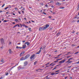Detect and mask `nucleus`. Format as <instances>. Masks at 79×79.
<instances>
[{
  "label": "nucleus",
  "instance_id": "24",
  "mask_svg": "<svg viewBox=\"0 0 79 79\" xmlns=\"http://www.w3.org/2000/svg\"><path fill=\"white\" fill-rule=\"evenodd\" d=\"M57 62H58V60L53 62L54 63H57Z\"/></svg>",
  "mask_w": 79,
  "mask_h": 79
},
{
  "label": "nucleus",
  "instance_id": "61",
  "mask_svg": "<svg viewBox=\"0 0 79 79\" xmlns=\"http://www.w3.org/2000/svg\"><path fill=\"white\" fill-rule=\"evenodd\" d=\"M24 43V42H26V41L25 40H23L22 41Z\"/></svg>",
  "mask_w": 79,
  "mask_h": 79
},
{
  "label": "nucleus",
  "instance_id": "41",
  "mask_svg": "<svg viewBox=\"0 0 79 79\" xmlns=\"http://www.w3.org/2000/svg\"><path fill=\"white\" fill-rule=\"evenodd\" d=\"M60 65H61V64L57 65L56 66V67H57V66H60Z\"/></svg>",
  "mask_w": 79,
  "mask_h": 79
},
{
  "label": "nucleus",
  "instance_id": "2",
  "mask_svg": "<svg viewBox=\"0 0 79 79\" xmlns=\"http://www.w3.org/2000/svg\"><path fill=\"white\" fill-rule=\"evenodd\" d=\"M35 54H33L30 57V59L31 60H32V58H34V56H35Z\"/></svg>",
  "mask_w": 79,
  "mask_h": 79
},
{
  "label": "nucleus",
  "instance_id": "48",
  "mask_svg": "<svg viewBox=\"0 0 79 79\" xmlns=\"http://www.w3.org/2000/svg\"><path fill=\"white\" fill-rule=\"evenodd\" d=\"M75 64H79V61L78 62H77V63H76Z\"/></svg>",
  "mask_w": 79,
  "mask_h": 79
},
{
  "label": "nucleus",
  "instance_id": "56",
  "mask_svg": "<svg viewBox=\"0 0 79 79\" xmlns=\"http://www.w3.org/2000/svg\"><path fill=\"white\" fill-rule=\"evenodd\" d=\"M45 6H46V7H48V5H47V4H46L45 5Z\"/></svg>",
  "mask_w": 79,
  "mask_h": 79
},
{
  "label": "nucleus",
  "instance_id": "10",
  "mask_svg": "<svg viewBox=\"0 0 79 79\" xmlns=\"http://www.w3.org/2000/svg\"><path fill=\"white\" fill-rule=\"evenodd\" d=\"M24 53H25V52L23 51L20 54V56H21V55L23 54V55L24 54Z\"/></svg>",
  "mask_w": 79,
  "mask_h": 79
},
{
  "label": "nucleus",
  "instance_id": "15",
  "mask_svg": "<svg viewBox=\"0 0 79 79\" xmlns=\"http://www.w3.org/2000/svg\"><path fill=\"white\" fill-rule=\"evenodd\" d=\"M9 53L10 54H11V53H12V51H11V49H10V50H9Z\"/></svg>",
  "mask_w": 79,
  "mask_h": 79
},
{
  "label": "nucleus",
  "instance_id": "50",
  "mask_svg": "<svg viewBox=\"0 0 79 79\" xmlns=\"http://www.w3.org/2000/svg\"><path fill=\"white\" fill-rule=\"evenodd\" d=\"M77 53H79V52H76V53H74V54H77Z\"/></svg>",
  "mask_w": 79,
  "mask_h": 79
},
{
  "label": "nucleus",
  "instance_id": "21",
  "mask_svg": "<svg viewBox=\"0 0 79 79\" xmlns=\"http://www.w3.org/2000/svg\"><path fill=\"white\" fill-rule=\"evenodd\" d=\"M37 63V61H35V62H34V65H35V64H36V63Z\"/></svg>",
  "mask_w": 79,
  "mask_h": 79
},
{
  "label": "nucleus",
  "instance_id": "63",
  "mask_svg": "<svg viewBox=\"0 0 79 79\" xmlns=\"http://www.w3.org/2000/svg\"><path fill=\"white\" fill-rule=\"evenodd\" d=\"M3 79V77H2L0 78V79Z\"/></svg>",
  "mask_w": 79,
  "mask_h": 79
},
{
  "label": "nucleus",
  "instance_id": "62",
  "mask_svg": "<svg viewBox=\"0 0 79 79\" xmlns=\"http://www.w3.org/2000/svg\"><path fill=\"white\" fill-rule=\"evenodd\" d=\"M49 30H52V28H50V29H49Z\"/></svg>",
  "mask_w": 79,
  "mask_h": 79
},
{
  "label": "nucleus",
  "instance_id": "28",
  "mask_svg": "<svg viewBox=\"0 0 79 79\" xmlns=\"http://www.w3.org/2000/svg\"><path fill=\"white\" fill-rule=\"evenodd\" d=\"M31 28L30 27L29 28L28 30L29 31H31Z\"/></svg>",
  "mask_w": 79,
  "mask_h": 79
},
{
  "label": "nucleus",
  "instance_id": "30",
  "mask_svg": "<svg viewBox=\"0 0 79 79\" xmlns=\"http://www.w3.org/2000/svg\"><path fill=\"white\" fill-rule=\"evenodd\" d=\"M4 61V60H3V59H2L1 60V62H2V63H4L3 61Z\"/></svg>",
  "mask_w": 79,
  "mask_h": 79
},
{
  "label": "nucleus",
  "instance_id": "6",
  "mask_svg": "<svg viewBox=\"0 0 79 79\" xmlns=\"http://www.w3.org/2000/svg\"><path fill=\"white\" fill-rule=\"evenodd\" d=\"M43 28V30H45V29H46V27H45V25H44V26L42 27Z\"/></svg>",
  "mask_w": 79,
  "mask_h": 79
},
{
  "label": "nucleus",
  "instance_id": "25",
  "mask_svg": "<svg viewBox=\"0 0 79 79\" xmlns=\"http://www.w3.org/2000/svg\"><path fill=\"white\" fill-rule=\"evenodd\" d=\"M17 65L16 64V65L15 66L11 68V69H13V68H15V67Z\"/></svg>",
  "mask_w": 79,
  "mask_h": 79
},
{
  "label": "nucleus",
  "instance_id": "34",
  "mask_svg": "<svg viewBox=\"0 0 79 79\" xmlns=\"http://www.w3.org/2000/svg\"><path fill=\"white\" fill-rule=\"evenodd\" d=\"M50 64V63L49 62V63H48L46 64H45V65H46V66H47V65H48V64Z\"/></svg>",
  "mask_w": 79,
  "mask_h": 79
},
{
  "label": "nucleus",
  "instance_id": "38",
  "mask_svg": "<svg viewBox=\"0 0 79 79\" xmlns=\"http://www.w3.org/2000/svg\"><path fill=\"white\" fill-rule=\"evenodd\" d=\"M18 19H19L18 20H19V21H21V19L20 18H18Z\"/></svg>",
  "mask_w": 79,
  "mask_h": 79
},
{
  "label": "nucleus",
  "instance_id": "47",
  "mask_svg": "<svg viewBox=\"0 0 79 79\" xmlns=\"http://www.w3.org/2000/svg\"><path fill=\"white\" fill-rule=\"evenodd\" d=\"M59 63H62V62H61V61H60L59 62Z\"/></svg>",
  "mask_w": 79,
  "mask_h": 79
},
{
  "label": "nucleus",
  "instance_id": "26",
  "mask_svg": "<svg viewBox=\"0 0 79 79\" xmlns=\"http://www.w3.org/2000/svg\"><path fill=\"white\" fill-rule=\"evenodd\" d=\"M15 20L16 22H18V19H15Z\"/></svg>",
  "mask_w": 79,
  "mask_h": 79
},
{
  "label": "nucleus",
  "instance_id": "4",
  "mask_svg": "<svg viewBox=\"0 0 79 79\" xmlns=\"http://www.w3.org/2000/svg\"><path fill=\"white\" fill-rule=\"evenodd\" d=\"M30 56V55L28 54L27 55H26L25 56V59L26 60L27 58H28Z\"/></svg>",
  "mask_w": 79,
  "mask_h": 79
},
{
  "label": "nucleus",
  "instance_id": "43",
  "mask_svg": "<svg viewBox=\"0 0 79 79\" xmlns=\"http://www.w3.org/2000/svg\"><path fill=\"white\" fill-rule=\"evenodd\" d=\"M59 58V57H58H58H54V58H55V59H56V58Z\"/></svg>",
  "mask_w": 79,
  "mask_h": 79
},
{
  "label": "nucleus",
  "instance_id": "1",
  "mask_svg": "<svg viewBox=\"0 0 79 79\" xmlns=\"http://www.w3.org/2000/svg\"><path fill=\"white\" fill-rule=\"evenodd\" d=\"M0 41L1 43V44H2V45L5 44V42L4 41V40L3 39L1 38Z\"/></svg>",
  "mask_w": 79,
  "mask_h": 79
},
{
  "label": "nucleus",
  "instance_id": "37",
  "mask_svg": "<svg viewBox=\"0 0 79 79\" xmlns=\"http://www.w3.org/2000/svg\"><path fill=\"white\" fill-rule=\"evenodd\" d=\"M50 3H53V1H50ZM49 3H50V2H49Z\"/></svg>",
  "mask_w": 79,
  "mask_h": 79
},
{
  "label": "nucleus",
  "instance_id": "12",
  "mask_svg": "<svg viewBox=\"0 0 79 79\" xmlns=\"http://www.w3.org/2000/svg\"><path fill=\"white\" fill-rule=\"evenodd\" d=\"M25 44H27V45H29V44H30V43L26 42L25 43Z\"/></svg>",
  "mask_w": 79,
  "mask_h": 79
},
{
  "label": "nucleus",
  "instance_id": "60",
  "mask_svg": "<svg viewBox=\"0 0 79 79\" xmlns=\"http://www.w3.org/2000/svg\"><path fill=\"white\" fill-rule=\"evenodd\" d=\"M59 74V73H55V74Z\"/></svg>",
  "mask_w": 79,
  "mask_h": 79
},
{
  "label": "nucleus",
  "instance_id": "8",
  "mask_svg": "<svg viewBox=\"0 0 79 79\" xmlns=\"http://www.w3.org/2000/svg\"><path fill=\"white\" fill-rule=\"evenodd\" d=\"M70 60H73V58H70L68 60V61L66 62V63H68V62H69V61H70Z\"/></svg>",
  "mask_w": 79,
  "mask_h": 79
},
{
  "label": "nucleus",
  "instance_id": "39",
  "mask_svg": "<svg viewBox=\"0 0 79 79\" xmlns=\"http://www.w3.org/2000/svg\"><path fill=\"white\" fill-rule=\"evenodd\" d=\"M57 69V67H55V68H54V69Z\"/></svg>",
  "mask_w": 79,
  "mask_h": 79
},
{
  "label": "nucleus",
  "instance_id": "19",
  "mask_svg": "<svg viewBox=\"0 0 79 79\" xmlns=\"http://www.w3.org/2000/svg\"><path fill=\"white\" fill-rule=\"evenodd\" d=\"M60 32L57 33L56 34L57 36H59V35H60Z\"/></svg>",
  "mask_w": 79,
  "mask_h": 79
},
{
  "label": "nucleus",
  "instance_id": "57",
  "mask_svg": "<svg viewBox=\"0 0 79 79\" xmlns=\"http://www.w3.org/2000/svg\"><path fill=\"white\" fill-rule=\"evenodd\" d=\"M72 46H73L74 47V46H75V45H74V44H72Z\"/></svg>",
  "mask_w": 79,
  "mask_h": 79
},
{
  "label": "nucleus",
  "instance_id": "45",
  "mask_svg": "<svg viewBox=\"0 0 79 79\" xmlns=\"http://www.w3.org/2000/svg\"><path fill=\"white\" fill-rule=\"evenodd\" d=\"M22 26H24L25 27V26H26V25H25V24H23V25H22Z\"/></svg>",
  "mask_w": 79,
  "mask_h": 79
},
{
  "label": "nucleus",
  "instance_id": "53",
  "mask_svg": "<svg viewBox=\"0 0 79 79\" xmlns=\"http://www.w3.org/2000/svg\"><path fill=\"white\" fill-rule=\"evenodd\" d=\"M72 23H75V21L74 20H73L72 21Z\"/></svg>",
  "mask_w": 79,
  "mask_h": 79
},
{
  "label": "nucleus",
  "instance_id": "52",
  "mask_svg": "<svg viewBox=\"0 0 79 79\" xmlns=\"http://www.w3.org/2000/svg\"><path fill=\"white\" fill-rule=\"evenodd\" d=\"M9 44V45L11 44V42H10Z\"/></svg>",
  "mask_w": 79,
  "mask_h": 79
},
{
  "label": "nucleus",
  "instance_id": "35",
  "mask_svg": "<svg viewBox=\"0 0 79 79\" xmlns=\"http://www.w3.org/2000/svg\"><path fill=\"white\" fill-rule=\"evenodd\" d=\"M55 64H54L52 65V66H54V65H55Z\"/></svg>",
  "mask_w": 79,
  "mask_h": 79
},
{
  "label": "nucleus",
  "instance_id": "9",
  "mask_svg": "<svg viewBox=\"0 0 79 79\" xmlns=\"http://www.w3.org/2000/svg\"><path fill=\"white\" fill-rule=\"evenodd\" d=\"M56 5H61V4L60 2H57L56 3Z\"/></svg>",
  "mask_w": 79,
  "mask_h": 79
},
{
  "label": "nucleus",
  "instance_id": "54",
  "mask_svg": "<svg viewBox=\"0 0 79 79\" xmlns=\"http://www.w3.org/2000/svg\"><path fill=\"white\" fill-rule=\"evenodd\" d=\"M15 10H18V8H17V7H16L15 8Z\"/></svg>",
  "mask_w": 79,
  "mask_h": 79
},
{
  "label": "nucleus",
  "instance_id": "33",
  "mask_svg": "<svg viewBox=\"0 0 79 79\" xmlns=\"http://www.w3.org/2000/svg\"><path fill=\"white\" fill-rule=\"evenodd\" d=\"M59 71H60V70H57V71H56L55 72V73H57V72H59Z\"/></svg>",
  "mask_w": 79,
  "mask_h": 79
},
{
  "label": "nucleus",
  "instance_id": "51",
  "mask_svg": "<svg viewBox=\"0 0 79 79\" xmlns=\"http://www.w3.org/2000/svg\"><path fill=\"white\" fill-rule=\"evenodd\" d=\"M75 32V31H73L72 32V33H74Z\"/></svg>",
  "mask_w": 79,
  "mask_h": 79
},
{
  "label": "nucleus",
  "instance_id": "49",
  "mask_svg": "<svg viewBox=\"0 0 79 79\" xmlns=\"http://www.w3.org/2000/svg\"><path fill=\"white\" fill-rule=\"evenodd\" d=\"M3 22H7V21H6V20H5Z\"/></svg>",
  "mask_w": 79,
  "mask_h": 79
},
{
  "label": "nucleus",
  "instance_id": "20",
  "mask_svg": "<svg viewBox=\"0 0 79 79\" xmlns=\"http://www.w3.org/2000/svg\"><path fill=\"white\" fill-rule=\"evenodd\" d=\"M60 9H64V7H63V6H61L60 7Z\"/></svg>",
  "mask_w": 79,
  "mask_h": 79
},
{
  "label": "nucleus",
  "instance_id": "17",
  "mask_svg": "<svg viewBox=\"0 0 79 79\" xmlns=\"http://www.w3.org/2000/svg\"><path fill=\"white\" fill-rule=\"evenodd\" d=\"M66 61V59H64V60H61V62H62V63H64V62Z\"/></svg>",
  "mask_w": 79,
  "mask_h": 79
},
{
  "label": "nucleus",
  "instance_id": "31",
  "mask_svg": "<svg viewBox=\"0 0 79 79\" xmlns=\"http://www.w3.org/2000/svg\"><path fill=\"white\" fill-rule=\"evenodd\" d=\"M44 3H43V2H41V3H40V5H43Z\"/></svg>",
  "mask_w": 79,
  "mask_h": 79
},
{
  "label": "nucleus",
  "instance_id": "64",
  "mask_svg": "<svg viewBox=\"0 0 79 79\" xmlns=\"http://www.w3.org/2000/svg\"><path fill=\"white\" fill-rule=\"evenodd\" d=\"M50 79V77H48L46 78V79Z\"/></svg>",
  "mask_w": 79,
  "mask_h": 79
},
{
  "label": "nucleus",
  "instance_id": "46",
  "mask_svg": "<svg viewBox=\"0 0 79 79\" xmlns=\"http://www.w3.org/2000/svg\"><path fill=\"white\" fill-rule=\"evenodd\" d=\"M12 14H13V15H14V16H15V14L13 13V12H12Z\"/></svg>",
  "mask_w": 79,
  "mask_h": 79
},
{
  "label": "nucleus",
  "instance_id": "32",
  "mask_svg": "<svg viewBox=\"0 0 79 79\" xmlns=\"http://www.w3.org/2000/svg\"><path fill=\"white\" fill-rule=\"evenodd\" d=\"M9 7L8 6V7H7L5 8L4 9V10H6V9H8V8Z\"/></svg>",
  "mask_w": 79,
  "mask_h": 79
},
{
  "label": "nucleus",
  "instance_id": "36",
  "mask_svg": "<svg viewBox=\"0 0 79 79\" xmlns=\"http://www.w3.org/2000/svg\"><path fill=\"white\" fill-rule=\"evenodd\" d=\"M39 70H42L41 69H37V70H36V71H39Z\"/></svg>",
  "mask_w": 79,
  "mask_h": 79
},
{
  "label": "nucleus",
  "instance_id": "22",
  "mask_svg": "<svg viewBox=\"0 0 79 79\" xmlns=\"http://www.w3.org/2000/svg\"><path fill=\"white\" fill-rule=\"evenodd\" d=\"M54 74H55V73H51V75L52 76H53V75H54Z\"/></svg>",
  "mask_w": 79,
  "mask_h": 79
},
{
  "label": "nucleus",
  "instance_id": "58",
  "mask_svg": "<svg viewBox=\"0 0 79 79\" xmlns=\"http://www.w3.org/2000/svg\"><path fill=\"white\" fill-rule=\"evenodd\" d=\"M21 44V43H19L17 44V45H20Z\"/></svg>",
  "mask_w": 79,
  "mask_h": 79
},
{
  "label": "nucleus",
  "instance_id": "3",
  "mask_svg": "<svg viewBox=\"0 0 79 79\" xmlns=\"http://www.w3.org/2000/svg\"><path fill=\"white\" fill-rule=\"evenodd\" d=\"M26 59V58H25V57H22L21 58H20V60L21 61H23V60H25Z\"/></svg>",
  "mask_w": 79,
  "mask_h": 79
},
{
  "label": "nucleus",
  "instance_id": "27",
  "mask_svg": "<svg viewBox=\"0 0 79 79\" xmlns=\"http://www.w3.org/2000/svg\"><path fill=\"white\" fill-rule=\"evenodd\" d=\"M62 60V59H57L56 60Z\"/></svg>",
  "mask_w": 79,
  "mask_h": 79
},
{
  "label": "nucleus",
  "instance_id": "18",
  "mask_svg": "<svg viewBox=\"0 0 79 79\" xmlns=\"http://www.w3.org/2000/svg\"><path fill=\"white\" fill-rule=\"evenodd\" d=\"M42 30H43V28H42V27L40 28V29L39 30V31H42Z\"/></svg>",
  "mask_w": 79,
  "mask_h": 79
},
{
  "label": "nucleus",
  "instance_id": "55",
  "mask_svg": "<svg viewBox=\"0 0 79 79\" xmlns=\"http://www.w3.org/2000/svg\"><path fill=\"white\" fill-rule=\"evenodd\" d=\"M77 7H78V8H77V10H79V6H77Z\"/></svg>",
  "mask_w": 79,
  "mask_h": 79
},
{
  "label": "nucleus",
  "instance_id": "44",
  "mask_svg": "<svg viewBox=\"0 0 79 79\" xmlns=\"http://www.w3.org/2000/svg\"><path fill=\"white\" fill-rule=\"evenodd\" d=\"M5 4H4L2 6V7H3V6H5Z\"/></svg>",
  "mask_w": 79,
  "mask_h": 79
},
{
  "label": "nucleus",
  "instance_id": "7",
  "mask_svg": "<svg viewBox=\"0 0 79 79\" xmlns=\"http://www.w3.org/2000/svg\"><path fill=\"white\" fill-rule=\"evenodd\" d=\"M27 64V62H25L24 63V66H26V65Z\"/></svg>",
  "mask_w": 79,
  "mask_h": 79
},
{
  "label": "nucleus",
  "instance_id": "14",
  "mask_svg": "<svg viewBox=\"0 0 79 79\" xmlns=\"http://www.w3.org/2000/svg\"><path fill=\"white\" fill-rule=\"evenodd\" d=\"M16 48H17V49H18L19 48H20V49H21V48H22V47H19L18 46H17L16 47Z\"/></svg>",
  "mask_w": 79,
  "mask_h": 79
},
{
  "label": "nucleus",
  "instance_id": "29",
  "mask_svg": "<svg viewBox=\"0 0 79 79\" xmlns=\"http://www.w3.org/2000/svg\"><path fill=\"white\" fill-rule=\"evenodd\" d=\"M6 76H7V75H8V72L6 73Z\"/></svg>",
  "mask_w": 79,
  "mask_h": 79
},
{
  "label": "nucleus",
  "instance_id": "40",
  "mask_svg": "<svg viewBox=\"0 0 79 79\" xmlns=\"http://www.w3.org/2000/svg\"><path fill=\"white\" fill-rule=\"evenodd\" d=\"M47 67H49V65H47L46 66V67H45V68H47Z\"/></svg>",
  "mask_w": 79,
  "mask_h": 79
},
{
  "label": "nucleus",
  "instance_id": "16",
  "mask_svg": "<svg viewBox=\"0 0 79 79\" xmlns=\"http://www.w3.org/2000/svg\"><path fill=\"white\" fill-rule=\"evenodd\" d=\"M41 52V50H40L39 52H37L36 53V54H39Z\"/></svg>",
  "mask_w": 79,
  "mask_h": 79
},
{
  "label": "nucleus",
  "instance_id": "13",
  "mask_svg": "<svg viewBox=\"0 0 79 79\" xmlns=\"http://www.w3.org/2000/svg\"><path fill=\"white\" fill-rule=\"evenodd\" d=\"M45 27L47 29L48 27H49V25L48 24H46V25H45Z\"/></svg>",
  "mask_w": 79,
  "mask_h": 79
},
{
  "label": "nucleus",
  "instance_id": "5",
  "mask_svg": "<svg viewBox=\"0 0 79 79\" xmlns=\"http://www.w3.org/2000/svg\"><path fill=\"white\" fill-rule=\"evenodd\" d=\"M23 47H22L23 49H25L26 48V45H23Z\"/></svg>",
  "mask_w": 79,
  "mask_h": 79
},
{
  "label": "nucleus",
  "instance_id": "59",
  "mask_svg": "<svg viewBox=\"0 0 79 79\" xmlns=\"http://www.w3.org/2000/svg\"><path fill=\"white\" fill-rule=\"evenodd\" d=\"M48 17L50 19V18H52V16H49Z\"/></svg>",
  "mask_w": 79,
  "mask_h": 79
},
{
  "label": "nucleus",
  "instance_id": "23",
  "mask_svg": "<svg viewBox=\"0 0 79 79\" xmlns=\"http://www.w3.org/2000/svg\"><path fill=\"white\" fill-rule=\"evenodd\" d=\"M72 62H73V61H70L68 62V64H69V63H72Z\"/></svg>",
  "mask_w": 79,
  "mask_h": 79
},
{
  "label": "nucleus",
  "instance_id": "42",
  "mask_svg": "<svg viewBox=\"0 0 79 79\" xmlns=\"http://www.w3.org/2000/svg\"><path fill=\"white\" fill-rule=\"evenodd\" d=\"M25 27H26V28H27V27H28L27 26L25 25Z\"/></svg>",
  "mask_w": 79,
  "mask_h": 79
},
{
  "label": "nucleus",
  "instance_id": "11",
  "mask_svg": "<svg viewBox=\"0 0 79 79\" xmlns=\"http://www.w3.org/2000/svg\"><path fill=\"white\" fill-rule=\"evenodd\" d=\"M19 68L20 69H24V67H23L21 66H19Z\"/></svg>",
  "mask_w": 79,
  "mask_h": 79
}]
</instances>
